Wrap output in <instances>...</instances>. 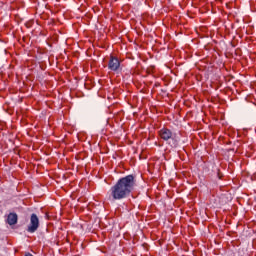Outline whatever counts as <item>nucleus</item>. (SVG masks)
I'll list each match as a JSON object with an SVG mask.
<instances>
[{
    "instance_id": "39448f33",
    "label": "nucleus",
    "mask_w": 256,
    "mask_h": 256,
    "mask_svg": "<svg viewBox=\"0 0 256 256\" xmlns=\"http://www.w3.org/2000/svg\"><path fill=\"white\" fill-rule=\"evenodd\" d=\"M17 221H19V216L15 212H11L8 214L6 222L8 225H17Z\"/></svg>"
},
{
    "instance_id": "20e7f679",
    "label": "nucleus",
    "mask_w": 256,
    "mask_h": 256,
    "mask_svg": "<svg viewBox=\"0 0 256 256\" xmlns=\"http://www.w3.org/2000/svg\"><path fill=\"white\" fill-rule=\"evenodd\" d=\"M159 136L161 137V139H163L164 141H169V139H174L175 134L171 132L170 129H161L159 131Z\"/></svg>"
},
{
    "instance_id": "f257e3e1",
    "label": "nucleus",
    "mask_w": 256,
    "mask_h": 256,
    "mask_svg": "<svg viewBox=\"0 0 256 256\" xmlns=\"http://www.w3.org/2000/svg\"><path fill=\"white\" fill-rule=\"evenodd\" d=\"M137 180L133 174H129L117 180L110 188V199L112 201H123L131 197V193L135 191Z\"/></svg>"
},
{
    "instance_id": "423d86ee",
    "label": "nucleus",
    "mask_w": 256,
    "mask_h": 256,
    "mask_svg": "<svg viewBox=\"0 0 256 256\" xmlns=\"http://www.w3.org/2000/svg\"><path fill=\"white\" fill-rule=\"evenodd\" d=\"M24 256H33V254H31V253H26Z\"/></svg>"
},
{
    "instance_id": "f03ea898",
    "label": "nucleus",
    "mask_w": 256,
    "mask_h": 256,
    "mask_svg": "<svg viewBox=\"0 0 256 256\" xmlns=\"http://www.w3.org/2000/svg\"><path fill=\"white\" fill-rule=\"evenodd\" d=\"M37 229H39V217L37 216V214L33 213L30 216V223L27 226L26 231L28 233H35Z\"/></svg>"
},
{
    "instance_id": "7ed1b4c3",
    "label": "nucleus",
    "mask_w": 256,
    "mask_h": 256,
    "mask_svg": "<svg viewBox=\"0 0 256 256\" xmlns=\"http://www.w3.org/2000/svg\"><path fill=\"white\" fill-rule=\"evenodd\" d=\"M119 67H121L119 59L117 57L111 56L108 63V69H110V71H117Z\"/></svg>"
}]
</instances>
